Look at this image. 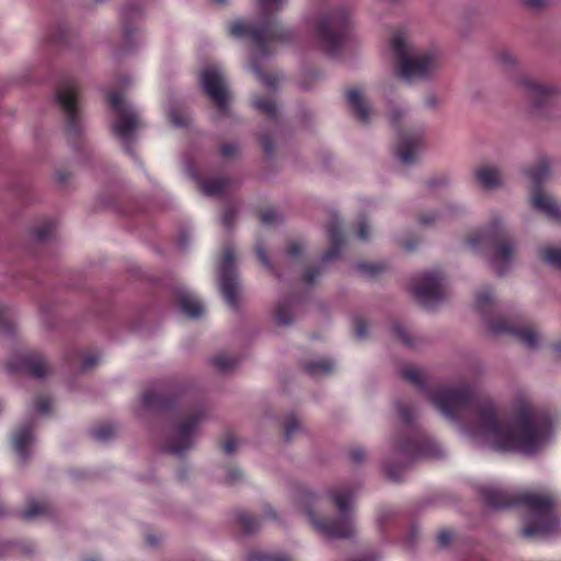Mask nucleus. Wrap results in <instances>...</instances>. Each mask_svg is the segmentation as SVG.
<instances>
[{"label":"nucleus","instance_id":"obj_1","mask_svg":"<svg viewBox=\"0 0 561 561\" xmlns=\"http://www.w3.org/2000/svg\"><path fill=\"white\" fill-rule=\"evenodd\" d=\"M433 405L447 420L460 423L472 415L466 431L476 440L499 451L534 456L545 449L553 437L549 411L534 408L523 400L514 408L512 423L501 419L491 399H476L467 383L440 385L428 392Z\"/></svg>","mask_w":561,"mask_h":561},{"label":"nucleus","instance_id":"obj_2","mask_svg":"<svg viewBox=\"0 0 561 561\" xmlns=\"http://www.w3.org/2000/svg\"><path fill=\"white\" fill-rule=\"evenodd\" d=\"M288 0H259L260 13L253 19L232 21L229 34L234 38L247 39L251 47V68L256 77L270 89H274L279 80L277 75H266L259 66L261 59L270 57L278 43H286L291 32L283 27L276 14L280 12Z\"/></svg>","mask_w":561,"mask_h":561},{"label":"nucleus","instance_id":"obj_3","mask_svg":"<svg viewBox=\"0 0 561 561\" xmlns=\"http://www.w3.org/2000/svg\"><path fill=\"white\" fill-rule=\"evenodd\" d=\"M358 485H341L320 494L311 490L301 492L298 505L312 528L330 539H348L356 533L353 502Z\"/></svg>","mask_w":561,"mask_h":561},{"label":"nucleus","instance_id":"obj_4","mask_svg":"<svg viewBox=\"0 0 561 561\" xmlns=\"http://www.w3.org/2000/svg\"><path fill=\"white\" fill-rule=\"evenodd\" d=\"M486 505L494 510L525 505L528 510L522 535L526 538L543 537L557 526L553 513L554 499L548 493H516L496 484L483 485L480 489Z\"/></svg>","mask_w":561,"mask_h":561},{"label":"nucleus","instance_id":"obj_5","mask_svg":"<svg viewBox=\"0 0 561 561\" xmlns=\"http://www.w3.org/2000/svg\"><path fill=\"white\" fill-rule=\"evenodd\" d=\"M399 79L413 85L434 81L443 67V54L436 49L417 50L402 33L392 34L389 42Z\"/></svg>","mask_w":561,"mask_h":561},{"label":"nucleus","instance_id":"obj_6","mask_svg":"<svg viewBox=\"0 0 561 561\" xmlns=\"http://www.w3.org/2000/svg\"><path fill=\"white\" fill-rule=\"evenodd\" d=\"M440 456H443V449L439 444L425 432L416 428L407 438L391 442V451L385 461L383 470L389 480L400 482L403 468L412 460L420 457Z\"/></svg>","mask_w":561,"mask_h":561},{"label":"nucleus","instance_id":"obj_7","mask_svg":"<svg viewBox=\"0 0 561 561\" xmlns=\"http://www.w3.org/2000/svg\"><path fill=\"white\" fill-rule=\"evenodd\" d=\"M320 47L329 55L342 48L352 28V14L346 7L323 10L312 21Z\"/></svg>","mask_w":561,"mask_h":561},{"label":"nucleus","instance_id":"obj_8","mask_svg":"<svg viewBox=\"0 0 561 561\" xmlns=\"http://www.w3.org/2000/svg\"><path fill=\"white\" fill-rule=\"evenodd\" d=\"M500 226L501 220L499 218L494 219L490 228L472 233L467 239L466 243L472 251H478L493 244L491 264L499 275H503L512 264L515 244L514 241L504 233L493 238V234L500 229Z\"/></svg>","mask_w":561,"mask_h":561},{"label":"nucleus","instance_id":"obj_9","mask_svg":"<svg viewBox=\"0 0 561 561\" xmlns=\"http://www.w3.org/2000/svg\"><path fill=\"white\" fill-rule=\"evenodd\" d=\"M66 133L71 137L80 136L84 130L83 114L78 99V87L72 80H67L57 88L55 93Z\"/></svg>","mask_w":561,"mask_h":561},{"label":"nucleus","instance_id":"obj_10","mask_svg":"<svg viewBox=\"0 0 561 561\" xmlns=\"http://www.w3.org/2000/svg\"><path fill=\"white\" fill-rule=\"evenodd\" d=\"M205 419L203 410L175 420L169 430L164 449L174 456H183L196 444L197 426Z\"/></svg>","mask_w":561,"mask_h":561},{"label":"nucleus","instance_id":"obj_11","mask_svg":"<svg viewBox=\"0 0 561 561\" xmlns=\"http://www.w3.org/2000/svg\"><path fill=\"white\" fill-rule=\"evenodd\" d=\"M511 80L531 108L536 111L550 105L561 95V90L556 84L537 79L528 73H516L512 76Z\"/></svg>","mask_w":561,"mask_h":561},{"label":"nucleus","instance_id":"obj_12","mask_svg":"<svg viewBox=\"0 0 561 561\" xmlns=\"http://www.w3.org/2000/svg\"><path fill=\"white\" fill-rule=\"evenodd\" d=\"M108 103L117 115V118L112 125L113 131L123 141L126 150L133 156L134 152L129 148V141L134 133L142 126L141 118L136 108L125 101L123 95L117 91L110 92Z\"/></svg>","mask_w":561,"mask_h":561},{"label":"nucleus","instance_id":"obj_13","mask_svg":"<svg viewBox=\"0 0 561 561\" xmlns=\"http://www.w3.org/2000/svg\"><path fill=\"white\" fill-rule=\"evenodd\" d=\"M444 282L445 278L438 271L423 273L412 280V295L421 306L432 309L446 298Z\"/></svg>","mask_w":561,"mask_h":561},{"label":"nucleus","instance_id":"obj_14","mask_svg":"<svg viewBox=\"0 0 561 561\" xmlns=\"http://www.w3.org/2000/svg\"><path fill=\"white\" fill-rule=\"evenodd\" d=\"M488 328L495 335L514 336L528 350H537L542 342V336L535 327L524 325L517 320L496 317L489 321Z\"/></svg>","mask_w":561,"mask_h":561},{"label":"nucleus","instance_id":"obj_15","mask_svg":"<svg viewBox=\"0 0 561 561\" xmlns=\"http://www.w3.org/2000/svg\"><path fill=\"white\" fill-rule=\"evenodd\" d=\"M199 82L204 92L216 107L226 113L230 101V89L222 69L217 65L204 67L199 73Z\"/></svg>","mask_w":561,"mask_h":561},{"label":"nucleus","instance_id":"obj_16","mask_svg":"<svg viewBox=\"0 0 561 561\" xmlns=\"http://www.w3.org/2000/svg\"><path fill=\"white\" fill-rule=\"evenodd\" d=\"M218 279L220 291L227 305L231 308H237L240 283L236 266L234 251L230 247H227L224 250V254L218 266Z\"/></svg>","mask_w":561,"mask_h":561},{"label":"nucleus","instance_id":"obj_17","mask_svg":"<svg viewBox=\"0 0 561 561\" xmlns=\"http://www.w3.org/2000/svg\"><path fill=\"white\" fill-rule=\"evenodd\" d=\"M424 149L425 137L423 127L402 130L398 134L396 156L402 165L410 167L416 163Z\"/></svg>","mask_w":561,"mask_h":561},{"label":"nucleus","instance_id":"obj_18","mask_svg":"<svg viewBox=\"0 0 561 561\" xmlns=\"http://www.w3.org/2000/svg\"><path fill=\"white\" fill-rule=\"evenodd\" d=\"M531 207L553 221L561 220V202L543 188L531 190Z\"/></svg>","mask_w":561,"mask_h":561},{"label":"nucleus","instance_id":"obj_19","mask_svg":"<svg viewBox=\"0 0 561 561\" xmlns=\"http://www.w3.org/2000/svg\"><path fill=\"white\" fill-rule=\"evenodd\" d=\"M8 369L10 371L25 370L35 378H44L49 371V365L44 356L39 354H25L20 358V363H9Z\"/></svg>","mask_w":561,"mask_h":561},{"label":"nucleus","instance_id":"obj_20","mask_svg":"<svg viewBox=\"0 0 561 561\" xmlns=\"http://www.w3.org/2000/svg\"><path fill=\"white\" fill-rule=\"evenodd\" d=\"M474 181L484 190L496 191L504 186L503 171L497 165H479L473 170Z\"/></svg>","mask_w":561,"mask_h":561},{"label":"nucleus","instance_id":"obj_21","mask_svg":"<svg viewBox=\"0 0 561 561\" xmlns=\"http://www.w3.org/2000/svg\"><path fill=\"white\" fill-rule=\"evenodd\" d=\"M525 175L531 183V190L542 188V184L552 176V162L547 157L538 158L525 169Z\"/></svg>","mask_w":561,"mask_h":561},{"label":"nucleus","instance_id":"obj_22","mask_svg":"<svg viewBox=\"0 0 561 561\" xmlns=\"http://www.w3.org/2000/svg\"><path fill=\"white\" fill-rule=\"evenodd\" d=\"M33 416L30 417L12 436V446L16 455L22 462H25L28 458L27 446H30L34 436L32 433Z\"/></svg>","mask_w":561,"mask_h":561},{"label":"nucleus","instance_id":"obj_23","mask_svg":"<svg viewBox=\"0 0 561 561\" xmlns=\"http://www.w3.org/2000/svg\"><path fill=\"white\" fill-rule=\"evenodd\" d=\"M327 232L331 242V248L325 251L321 257L322 263H328L336 259L345 242L342 231V225L337 218H333L327 226Z\"/></svg>","mask_w":561,"mask_h":561},{"label":"nucleus","instance_id":"obj_24","mask_svg":"<svg viewBox=\"0 0 561 561\" xmlns=\"http://www.w3.org/2000/svg\"><path fill=\"white\" fill-rule=\"evenodd\" d=\"M175 297L179 308L187 317L197 319L204 314L203 304L188 289L179 287Z\"/></svg>","mask_w":561,"mask_h":561},{"label":"nucleus","instance_id":"obj_25","mask_svg":"<svg viewBox=\"0 0 561 561\" xmlns=\"http://www.w3.org/2000/svg\"><path fill=\"white\" fill-rule=\"evenodd\" d=\"M347 102L352 108L353 114L362 123H368L371 115V106L365 98L360 89H351L347 91Z\"/></svg>","mask_w":561,"mask_h":561},{"label":"nucleus","instance_id":"obj_26","mask_svg":"<svg viewBox=\"0 0 561 561\" xmlns=\"http://www.w3.org/2000/svg\"><path fill=\"white\" fill-rule=\"evenodd\" d=\"M142 404L146 409L163 412L172 407L173 400L162 391L148 389L142 393Z\"/></svg>","mask_w":561,"mask_h":561},{"label":"nucleus","instance_id":"obj_27","mask_svg":"<svg viewBox=\"0 0 561 561\" xmlns=\"http://www.w3.org/2000/svg\"><path fill=\"white\" fill-rule=\"evenodd\" d=\"M463 210V207L459 204H448L438 211H425L420 214L419 224L425 227L433 226L437 221H440L447 217H451Z\"/></svg>","mask_w":561,"mask_h":561},{"label":"nucleus","instance_id":"obj_28","mask_svg":"<svg viewBox=\"0 0 561 561\" xmlns=\"http://www.w3.org/2000/svg\"><path fill=\"white\" fill-rule=\"evenodd\" d=\"M298 301L286 299L280 301L275 310V318L278 325L288 327L296 319Z\"/></svg>","mask_w":561,"mask_h":561},{"label":"nucleus","instance_id":"obj_29","mask_svg":"<svg viewBox=\"0 0 561 561\" xmlns=\"http://www.w3.org/2000/svg\"><path fill=\"white\" fill-rule=\"evenodd\" d=\"M231 182L225 178H210L201 182V191L208 196H217L226 192Z\"/></svg>","mask_w":561,"mask_h":561},{"label":"nucleus","instance_id":"obj_30","mask_svg":"<svg viewBox=\"0 0 561 561\" xmlns=\"http://www.w3.org/2000/svg\"><path fill=\"white\" fill-rule=\"evenodd\" d=\"M494 59L505 70L518 69L522 64L520 58L513 50L506 48L499 49Z\"/></svg>","mask_w":561,"mask_h":561},{"label":"nucleus","instance_id":"obj_31","mask_svg":"<svg viewBox=\"0 0 561 561\" xmlns=\"http://www.w3.org/2000/svg\"><path fill=\"white\" fill-rule=\"evenodd\" d=\"M334 369V363L331 359H314L305 364V370L312 377L329 375Z\"/></svg>","mask_w":561,"mask_h":561},{"label":"nucleus","instance_id":"obj_32","mask_svg":"<svg viewBox=\"0 0 561 561\" xmlns=\"http://www.w3.org/2000/svg\"><path fill=\"white\" fill-rule=\"evenodd\" d=\"M11 308L0 300V334L12 335L16 323L10 318Z\"/></svg>","mask_w":561,"mask_h":561},{"label":"nucleus","instance_id":"obj_33","mask_svg":"<svg viewBox=\"0 0 561 561\" xmlns=\"http://www.w3.org/2000/svg\"><path fill=\"white\" fill-rule=\"evenodd\" d=\"M141 13V9L138 5L129 4L125 7L122 11V21H123V33L126 41H129L131 33L136 30L133 27L128 20L135 16H139Z\"/></svg>","mask_w":561,"mask_h":561},{"label":"nucleus","instance_id":"obj_34","mask_svg":"<svg viewBox=\"0 0 561 561\" xmlns=\"http://www.w3.org/2000/svg\"><path fill=\"white\" fill-rule=\"evenodd\" d=\"M253 106L261 113L265 114L271 118H275L277 115V106L273 99H262L254 96L252 100Z\"/></svg>","mask_w":561,"mask_h":561},{"label":"nucleus","instance_id":"obj_35","mask_svg":"<svg viewBox=\"0 0 561 561\" xmlns=\"http://www.w3.org/2000/svg\"><path fill=\"white\" fill-rule=\"evenodd\" d=\"M302 432L299 420L294 415H288L284 423V439L290 442L294 437Z\"/></svg>","mask_w":561,"mask_h":561},{"label":"nucleus","instance_id":"obj_36","mask_svg":"<svg viewBox=\"0 0 561 561\" xmlns=\"http://www.w3.org/2000/svg\"><path fill=\"white\" fill-rule=\"evenodd\" d=\"M401 376L410 381L411 383L423 388L424 387V375L423 373L414 367V366H404L401 368Z\"/></svg>","mask_w":561,"mask_h":561},{"label":"nucleus","instance_id":"obj_37","mask_svg":"<svg viewBox=\"0 0 561 561\" xmlns=\"http://www.w3.org/2000/svg\"><path fill=\"white\" fill-rule=\"evenodd\" d=\"M116 427L113 424H102L91 430V435L99 442H106L115 435Z\"/></svg>","mask_w":561,"mask_h":561},{"label":"nucleus","instance_id":"obj_38","mask_svg":"<svg viewBox=\"0 0 561 561\" xmlns=\"http://www.w3.org/2000/svg\"><path fill=\"white\" fill-rule=\"evenodd\" d=\"M240 527L245 534H252L254 533L261 525L260 519L256 517L248 514V513H241L238 517Z\"/></svg>","mask_w":561,"mask_h":561},{"label":"nucleus","instance_id":"obj_39","mask_svg":"<svg viewBox=\"0 0 561 561\" xmlns=\"http://www.w3.org/2000/svg\"><path fill=\"white\" fill-rule=\"evenodd\" d=\"M540 255L551 266L561 270V249L560 248H546L540 250Z\"/></svg>","mask_w":561,"mask_h":561},{"label":"nucleus","instance_id":"obj_40","mask_svg":"<svg viewBox=\"0 0 561 561\" xmlns=\"http://www.w3.org/2000/svg\"><path fill=\"white\" fill-rule=\"evenodd\" d=\"M55 224L51 220H46L34 229L33 236L37 241L47 240L54 232Z\"/></svg>","mask_w":561,"mask_h":561},{"label":"nucleus","instance_id":"obj_41","mask_svg":"<svg viewBox=\"0 0 561 561\" xmlns=\"http://www.w3.org/2000/svg\"><path fill=\"white\" fill-rule=\"evenodd\" d=\"M392 331L404 345L411 347L415 345V337H413L411 333L408 331V329L402 324L393 323Z\"/></svg>","mask_w":561,"mask_h":561},{"label":"nucleus","instance_id":"obj_42","mask_svg":"<svg viewBox=\"0 0 561 561\" xmlns=\"http://www.w3.org/2000/svg\"><path fill=\"white\" fill-rule=\"evenodd\" d=\"M213 364L220 373H227L236 366L237 360L230 356L217 355L213 358Z\"/></svg>","mask_w":561,"mask_h":561},{"label":"nucleus","instance_id":"obj_43","mask_svg":"<svg viewBox=\"0 0 561 561\" xmlns=\"http://www.w3.org/2000/svg\"><path fill=\"white\" fill-rule=\"evenodd\" d=\"M47 513V506L43 503H31L21 515L24 519H32L36 516H41Z\"/></svg>","mask_w":561,"mask_h":561},{"label":"nucleus","instance_id":"obj_44","mask_svg":"<svg viewBox=\"0 0 561 561\" xmlns=\"http://www.w3.org/2000/svg\"><path fill=\"white\" fill-rule=\"evenodd\" d=\"M356 268L368 276H375L386 270V265L381 263H358Z\"/></svg>","mask_w":561,"mask_h":561},{"label":"nucleus","instance_id":"obj_45","mask_svg":"<svg viewBox=\"0 0 561 561\" xmlns=\"http://www.w3.org/2000/svg\"><path fill=\"white\" fill-rule=\"evenodd\" d=\"M354 334L358 340H363L368 334V322L363 317H355L353 320Z\"/></svg>","mask_w":561,"mask_h":561},{"label":"nucleus","instance_id":"obj_46","mask_svg":"<svg viewBox=\"0 0 561 561\" xmlns=\"http://www.w3.org/2000/svg\"><path fill=\"white\" fill-rule=\"evenodd\" d=\"M397 410L400 420L405 424H411L416 417V412L411 405L397 404Z\"/></svg>","mask_w":561,"mask_h":561},{"label":"nucleus","instance_id":"obj_47","mask_svg":"<svg viewBox=\"0 0 561 561\" xmlns=\"http://www.w3.org/2000/svg\"><path fill=\"white\" fill-rule=\"evenodd\" d=\"M50 409V402L48 398L38 397L35 399L33 407H32V413L36 415H46L48 414Z\"/></svg>","mask_w":561,"mask_h":561},{"label":"nucleus","instance_id":"obj_48","mask_svg":"<svg viewBox=\"0 0 561 561\" xmlns=\"http://www.w3.org/2000/svg\"><path fill=\"white\" fill-rule=\"evenodd\" d=\"M492 302H493V294L489 288L481 290L477 295L476 306L479 310L484 311L486 306L491 305Z\"/></svg>","mask_w":561,"mask_h":561},{"label":"nucleus","instance_id":"obj_49","mask_svg":"<svg viewBox=\"0 0 561 561\" xmlns=\"http://www.w3.org/2000/svg\"><path fill=\"white\" fill-rule=\"evenodd\" d=\"M261 221L264 225H276L277 222L282 221V216L275 210V209H266L261 213Z\"/></svg>","mask_w":561,"mask_h":561},{"label":"nucleus","instance_id":"obj_50","mask_svg":"<svg viewBox=\"0 0 561 561\" xmlns=\"http://www.w3.org/2000/svg\"><path fill=\"white\" fill-rule=\"evenodd\" d=\"M370 226L366 218H360L357 222L356 237L360 241H367L369 239Z\"/></svg>","mask_w":561,"mask_h":561},{"label":"nucleus","instance_id":"obj_51","mask_svg":"<svg viewBox=\"0 0 561 561\" xmlns=\"http://www.w3.org/2000/svg\"><path fill=\"white\" fill-rule=\"evenodd\" d=\"M304 250V245L299 240H291L288 242L286 248V256L288 257H298Z\"/></svg>","mask_w":561,"mask_h":561},{"label":"nucleus","instance_id":"obj_52","mask_svg":"<svg viewBox=\"0 0 561 561\" xmlns=\"http://www.w3.org/2000/svg\"><path fill=\"white\" fill-rule=\"evenodd\" d=\"M237 216V208L232 205L228 206L222 215L221 221L226 228H231Z\"/></svg>","mask_w":561,"mask_h":561},{"label":"nucleus","instance_id":"obj_53","mask_svg":"<svg viewBox=\"0 0 561 561\" xmlns=\"http://www.w3.org/2000/svg\"><path fill=\"white\" fill-rule=\"evenodd\" d=\"M99 362V356L96 354H87L83 356L81 364H80V370L85 371L91 369L96 365Z\"/></svg>","mask_w":561,"mask_h":561},{"label":"nucleus","instance_id":"obj_54","mask_svg":"<svg viewBox=\"0 0 561 561\" xmlns=\"http://www.w3.org/2000/svg\"><path fill=\"white\" fill-rule=\"evenodd\" d=\"M248 558L250 561H291L290 559L287 558L272 557L260 552L251 553L249 554Z\"/></svg>","mask_w":561,"mask_h":561},{"label":"nucleus","instance_id":"obj_55","mask_svg":"<svg viewBox=\"0 0 561 561\" xmlns=\"http://www.w3.org/2000/svg\"><path fill=\"white\" fill-rule=\"evenodd\" d=\"M321 274L320 267L308 268L304 274V283L308 286L312 285L318 276Z\"/></svg>","mask_w":561,"mask_h":561},{"label":"nucleus","instance_id":"obj_56","mask_svg":"<svg viewBox=\"0 0 561 561\" xmlns=\"http://www.w3.org/2000/svg\"><path fill=\"white\" fill-rule=\"evenodd\" d=\"M243 478V472L239 468H230L227 470L226 479L229 483L234 484Z\"/></svg>","mask_w":561,"mask_h":561},{"label":"nucleus","instance_id":"obj_57","mask_svg":"<svg viewBox=\"0 0 561 561\" xmlns=\"http://www.w3.org/2000/svg\"><path fill=\"white\" fill-rule=\"evenodd\" d=\"M238 152V146L236 144H224L220 147V153L222 157L231 159Z\"/></svg>","mask_w":561,"mask_h":561},{"label":"nucleus","instance_id":"obj_58","mask_svg":"<svg viewBox=\"0 0 561 561\" xmlns=\"http://www.w3.org/2000/svg\"><path fill=\"white\" fill-rule=\"evenodd\" d=\"M237 447H238V440L232 436H228L226 438L225 443L222 444V450L227 455L233 454L236 451Z\"/></svg>","mask_w":561,"mask_h":561},{"label":"nucleus","instance_id":"obj_59","mask_svg":"<svg viewBox=\"0 0 561 561\" xmlns=\"http://www.w3.org/2000/svg\"><path fill=\"white\" fill-rule=\"evenodd\" d=\"M256 253H257V256H259V260L261 261V263L268 270L273 271L274 267H273V264L272 262L270 261L267 254L265 253L263 247L261 244H257L256 245Z\"/></svg>","mask_w":561,"mask_h":561},{"label":"nucleus","instance_id":"obj_60","mask_svg":"<svg viewBox=\"0 0 561 561\" xmlns=\"http://www.w3.org/2000/svg\"><path fill=\"white\" fill-rule=\"evenodd\" d=\"M350 457L354 463H360L365 460L366 453L362 447H356L351 451Z\"/></svg>","mask_w":561,"mask_h":561},{"label":"nucleus","instance_id":"obj_61","mask_svg":"<svg viewBox=\"0 0 561 561\" xmlns=\"http://www.w3.org/2000/svg\"><path fill=\"white\" fill-rule=\"evenodd\" d=\"M549 0H524V4L530 9L539 10L549 5Z\"/></svg>","mask_w":561,"mask_h":561},{"label":"nucleus","instance_id":"obj_62","mask_svg":"<svg viewBox=\"0 0 561 561\" xmlns=\"http://www.w3.org/2000/svg\"><path fill=\"white\" fill-rule=\"evenodd\" d=\"M424 103L428 108H437L439 105V99L436 94L430 93L425 96Z\"/></svg>","mask_w":561,"mask_h":561},{"label":"nucleus","instance_id":"obj_63","mask_svg":"<svg viewBox=\"0 0 561 561\" xmlns=\"http://www.w3.org/2000/svg\"><path fill=\"white\" fill-rule=\"evenodd\" d=\"M261 145L267 156H271L274 151L273 141L268 136L261 137Z\"/></svg>","mask_w":561,"mask_h":561},{"label":"nucleus","instance_id":"obj_64","mask_svg":"<svg viewBox=\"0 0 561 561\" xmlns=\"http://www.w3.org/2000/svg\"><path fill=\"white\" fill-rule=\"evenodd\" d=\"M405 111L403 108H399V107H396L393 108L390 114H389V117H390V121L393 123V124H397L400 122V119L405 115Z\"/></svg>","mask_w":561,"mask_h":561}]
</instances>
